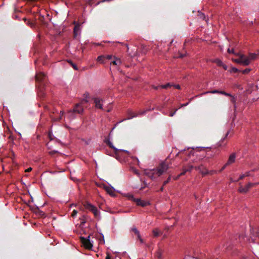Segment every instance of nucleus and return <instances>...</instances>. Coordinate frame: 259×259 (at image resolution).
<instances>
[{
	"mask_svg": "<svg viewBox=\"0 0 259 259\" xmlns=\"http://www.w3.org/2000/svg\"><path fill=\"white\" fill-rule=\"evenodd\" d=\"M168 168V166L165 163H161L160 166L156 169L148 170L145 171V174L151 179H155L159 177L164 172L166 171Z\"/></svg>",
	"mask_w": 259,
	"mask_h": 259,
	"instance_id": "nucleus-1",
	"label": "nucleus"
},
{
	"mask_svg": "<svg viewBox=\"0 0 259 259\" xmlns=\"http://www.w3.org/2000/svg\"><path fill=\"white\" fill-rule=\"evenodd\" d=\"M110 147L113 148L114 150L115 154L116 155V158L119 160L130 156V152L127 150H124L121 149H118L115 148L111 142H109Z\"/></svg>",
	"mask_w": 259,
	"mask_h": 259,
	"instance_id": "nucleus-2",
	"label": "nucleus"
},
{
	"mask_svg": "<svg viewBox=\"0 0 259 259\" xmlns=\"http://www.w3.org/2000/svg\"><path fill=\"white\" fill-rule=\"evenodd\" d=\"M83 109L82 106L80 104H77L75 105L72 110H70L66 114V117L69 119H71L74 118V113H76L81 114L83 112Z\"/></svg>",
	"mask_w": 259,
	"mask_h": 259,
	"instance_id": "nucleus-3",
	"label": "nucleus"
},
{
	"mask_svg": "<svg viewBox=\"0 0 259 259\" xmlns=\"http://www.w3.org/2000/svg\"><path fill=\"white\" fill-rule=\"evenodd\" d=\"M258 57V53H250L246 56L244 55V66L250 64L253 61L257 59Z\"/></svg>",
	"mask_w": 259,
	"mask_h": 259,
	"instance_id": "nucleus-4",
	"label": "nucleus"
},
{
	"mask_svg": "<svg viewBox=\"0 0 259 259\" xmlns=\"http://www.w3.org/2000/svg\"><path fill=\"white\" fill-rule=\"evenodd\" d=\"M90 236H89L87 238H84L83 237H80V241L82 244L85 248L88 249H91L93 247V244L90 240Z\"/></svg>",
	"mask_w": 259,
	"mask_h": 259,
	"instance_id": "nucleus-5",
	"label": "nucleus"
},
{
	"mask_svg": "<svg viewBox=\"0 0 259 259\" xmlns=\"http://www.w3.org/2000/svg\"><path fill=\"white\" fill-rule=\"evenodd\" d=\"M129 198L130 199H131L132 200H133L134 202H135L138 205H139V206H141L142 207H144V206H147L150 204V203L149 201L144 200H141L139 198H134L133 196L131 195L129 196Z\"/></svg>",
	"mask_w": 259,
	"mask_h": 259,
	"instance_id": "nucleus-6",
	"label": "nucleus"
},
{
	"mask_svg": "<svg viewBox=\"0 0 259 259\" xmlns=\"http://www.w3.org/2000/svg\"><path fill=\"white\" fill-rule=\"evenodd\" d=\"M85 207L91 211L95 215L96 217H99V211L98 210L97 208L91 203H87L85 205Z\"/></svg>",
	"mask_w": 259,
	"mask_h": 259,
	"instance_id": "nucleus-7",
	"label": "nucleus"
},
{
	"mask_svg": "<svg viewBox=\"0 0 259 259\" xmlns=\"http://www.w3.org/2000/svg\"><path fill=\"white\" fill-rule=\"evenodd\" d=\"M235 153H232L228 158V161L227 162L224 164V165L223 166V167L221 169V170H223L227 166L231 164L232 163H234L235 160Z\"/></svg>",
	"mask_w": 259,
	"mask_h": 259,
	"instance_id": "nucleus-8",
	"label": "nucleus"
},
{
	"mask_svg": "<svg viewBox=\"0 0 259 259\" xmlns=\"http://www.w3.org/2000/svg\"><path fill=\"white\" fill-rule=\"evenodd\" d=\"M94 103L95 104V107L96 108L103 109V100L99 98H94Z\"/></svg>",
	"mask_w": 259,
	"mask_h": 259,
	"instance_id": "nucleus-9",
	"label": "nucleus"
},
{
	"mask_svg": "<svg viewBox=\"0 0 259 259\" xmlns=\"http://www.w3.org/2000/svg\"><path fill=\"white\" fill-rule=\"evenodd\" d=\"M256 90V86L253 83H248L245 90L246 94H249L251 93L253 91Z\"/></svg>",
	"mask_w": 259,
	"mask_h": 259,
	"instance_id": "nucleus-10",
	"label": "nucleus"
},
{
	"mask_svg": "<svg viewBox=\"0 0 259 259\" xmlns=\"http://www.w3.org/2000/svg\"><path fill=\"white\" fill-rule=\"evenodd\" d=\"M211 62L216 63L218 66L222 67L226 70L228 68L227 66L224 64L223 62L219 59H215L212 60Z\"/></svg>",
	"mask_w": 259,
	"mask_h": 259,
	"instance_id": "nucleus-11",
	"label": "nucleus"
},
{
	"mask_svg": "<svg viewBox=\"0 0 259 259\" xmlns=\"http://www.w3.org/2000/svg\"><path fill=\"white\" fill-rule=\"evenodd\" d=\"M132 231L136 235L137 237V239L140 241L141 244L144 243V241L143 239L141 238L139 231L137 230V229L135 227H133L132 228Z\"/></svg>",
	"mask_w": 259,
	"mask_h": 259,
	"instance_id": "nucleus-12",
	"label": "nucleus"
},
{
	"mask_svg": "<svg viewBox=\"0 0 259 259\" xmlns=\"http://www.w3.org/2000/svg\"><path fill=\"white\" fill-rule=\"evenodd\" d=\"M195 168L196 169L199 170L200 171V172L203 175H207V174H208L209 173L208 172V170L205 167H204L202 165H201V166H198V167H196Z\"/></svg>",
	"mask_w": 259,
	"mask_h": 259,
	"instance_id": "nucleus-13",
	"label": "nucleus"
},
{
	"mask_svg": "<svg viewBox=\"0 0 259 259\" xmlns=\"http://www.w3.org/2000/svg\"><path fill=\"white\" fill-rule=\"evenodd\" d=\"M110 64L115 66H119L121 64V61L120 59L113 57V60L112 61Z\"/></svg>",
	"mask_w": 259,
	"mask_h": 259,
	"instance_id": "nucleus-14",
	"label": "nucleus"
},
{
	"mask_svg": "<svg viewBox=\"0 0 259 259\" xmlns=\"http://www.w3.org/2000/svg\"><path fill=\"white\" fill-rule=\"evenodd\" d=\"M74 35L75 37H76L78 34H80V28L79 27V25L78 24H77L75 25L74 28Z\"/></svg>",
	"mask_w": 259,
	"mask_h": 259,
	"instance_id": "nucleus-15",
	"label": "nucleus"
},
{
	"mask_svg": "<svg viewBox=\"0 0 259 259\" xmlns=\"http://www.w3.org/2000/svg\"><path fill=\"white\" fill-rule=\"evenodd\" d=\"M105 189L106 191V192L109 194L111 196H114L115 195V192L113 188L109 187H105Z\"/></svg>",
	"mask_w": 259,
	"mask_h": 259,
	"instance_id": "nucleus-16",
	"label": "nucleus"
},
{
	"mask_svg": "<svg viewBox=\"0 0 259 259\" xmlns=\"http://www.w3.org/2000/svg\"><path fill=\"white\" fill-rule=\"evenodd\" d=\"M258 184V183H248L247 186L245 187V188H244V192L245 191H248V190L251 187H253V186H254Z\"/></svg>",
	"mask_w": 259,
	"mask_h": 259,
	"instance_id": "nucleus-17",
	"label": "nucleus"
},
{
	"mask_svg": "<svg viewBox=\"0 0 259 259\" xmlns=\"http://www.w3.org/2000/svg\"><path fill=\"white\" fill-rule=\"evenodd\" d=\"M192 168H193V166H190V169H187L186 167H183V172L180 174V176H183L186 174V172H187L188 171H191Z\"/></svg>",
	"mask_w": 259,
	"mask_h": 259,
	"instance_id": "nucleus-18",
	"label": "nucleus"
},
{
	"mask_svg": "<svg viewBox=\"0 0 259 259\" xmlns=\"http://www.w3.org/2000/svg\"><path fill=\"white\" fill-rule=\"evenodd\" d=\"M97 60L100 62L101 63L104 64L105 63V56H100L98 57Z\"/></svg>",
	"mask_w": 259,
	"mask_h": 259,
	"instance_id": "nucleus-19",
	"label": "nucleus"
},
{
	"mask_svg": "<svg viewBox=\"0 0 259 259\" xmlns=\"http://www.w3.org/2000/svg\"><path fill=\"white\" fill-rule=\"evenodd\" d=\"M152 233L154 237H157L159 234H161V232L157 228L153 229Z\"/></svg>",
	"mask_w": 259,
	"mask_h": 259,
	"instance_id": "nucleus-20",
	"label": "nucleus"
},
{
	"mask_svg": "<svg viewBox=\"0 0 259 259\" xmlns=\"http://www.w3.org/2000/svg\"><path fill=\"white\" fill-rule=\"evenodd\" d=\"M232 60L237 63H241L242 62V56H239L238 58H232Z\"/></svg>",
	"mask_w": 259,
	"mask_h": 259,
	"instance_id": "nucleus-21",
	"label": "nucleus"
},
{
	"mask_svg": "<svg viewBox=\"0 0 259 259\" xmlns=\"http://www.w3.org/2000/svg\"><path fill=\"white\" fill-rule=\"evenodd\" d=\"M171 86V85L170 83H168L165 85H161L159 86V87L161 88H163V89H166L168 87H169Z\"/></svg>",
	"mask_w": 259,
	"mask_h": 259,
	"instance_id": "nucleus-22",
	"label": "nucleus"
},
{
	"mask_svg": "<svg viewBox=\"0 0 259 259\" xmlns=\"http://www.w3.org/2000/svg\"><path fill=\"white\" fill-rule=\"evenodd\" d=\"M220 91H219L218 90H213V91H210V92H205L203 94H208V93H211V94L219 93L220 94Z\"/></svg>",
	"mask_w": 259,
	"mask_h": 259,
	"instance_id": "nucleus-23",
	"label": "nucleus"
},
{
	"mask_svg": "<svg viewBox=\"0 0 259 259\" xmlns=\"http://www.w3.org/2000/svg\"><path fill=\"white\" fill-rule=\"evenodd\" d=\"M251 70V68H244V74L248 73Z\"/></svg>",
	"mask_w": 259,
	"mask_h": 259,
	"instance_id": "nucleus-24",
	"label": "nucleus"
},
{
	"mask_svg": "<svg viewBox=\"0 0 259 259\" xmlns=\"http://www.w3.org/2000/svg\"><path fill=\"white\" fill-rule=\"evenodd\" d=\"M228 52L229 53V54H231V53H232V54H237L235 52L234 50L233 49H228Z\"/></svg>",
	"mask_w": 259,
	"mask_h": 259,
	"instance_id": "nucleus-25",
	"label": "nucleus"
},
{
	"mask_svg": "<svg viewBox=\"0 0 259 259\" xmlns=\"http://www.w3.org/2000/svg\"><path fill=\"white\" fill-rule=\"evenodd\" d=\"M77 210L74 209L73 210L72 212L71 213V215L72 217H75L76 216V215L77 214Z\"/></svg>",
	"mask_w": 259,
	"mask_h": 259,
	"instance_id": "nucleus-26",
	"label": "nucleus"
},
{
	"mask_svg": "<svg viewBox=\"0 0 259 259\" xmlns=\"http://www.w3.org/2000/svg\"><path fill=\"white\" fill-rule=\"evenodd\" d=\"M238 69L235 67H232L230 70L231 72H237L238 71Z\"/></svg>",
	"mask_w": 259,
	"mask_h": 259,
	"instance_id": "nucleus-27",
	"label": "nucleus"
},
{
	"mask_svg": "<svg viewBox=\"0 0 259 259\" xmlns=\"http://www.w3.org/2000/svg\"><path fill=\"white\" fill-rule=\"evenodd\" d=\"M105 56V59H107V60H111L112 59H113V57L114 56H112V55H107V56Z\"/></svg>",
	"mask_w": 259,
	"mask_h": 259,
	"instance_id": "nucleus-28",
	"label": "nucleus"
},
{
	"mask_svg": "<svg viewBox=\"0 0 259 259\" xmlns=\"http://www.w3.org/2000/svg\"><path fill=\"white\" fill-rule=\"evenodd\" d=\"M70 63V64H71V65L72 66V67L76 70H77L78 69H77V67L76 66V65H75L74 64L72 63L71 61H69V62Z\"/></svg>",
	"mask_w": 259,
	"mask_h": 259,
	"instance_id": "nucleus-29",
	"label": "nucleus"
},
{
	"mask_svg": "<svg viewBox=\"0 0 259 259\" xmlns=\"http://www.w3.org/2000/svg\"><path fill=\"white\" fill-rule=\"evenodd\" d=\"M220 94H223V95H224L225 96H231V95L228 94V93H227L224 91H220Z\"/></svg>",
	"mask_w": 259,
	"mask_h": 259,
	"instance_id": "nucleus-30",
	"label": "nucleus"
},
{
	"mask_svg": "<svg viewBox=\"0 0 259 259\" xmlns=\"http://www.w3.org/2000/svg\"><path fill=\"white\" fill-rule=\"evenodd\" d=\"M170 177H169L167 179V180L166 181H165L164 182H163V185H166V184H167L169 181H170Z\"/></svg>",
	"mask_w": 259,
	"mask_h": 259,
	"instance_id": "nucleus-31",
	"label": "nucleus"
},
{
	"mask_svg": "<svg viewBox=\"0 0 259 259\" xmlns=\"http://www.w3.org/2000/svg\"><path fill=\"white\" fill-rule=\"evenodd\" d=\"M231 101L232 103H234L235 102V98L231 95Z\"/></svg>",
	"mask_w": 259,
	"mask_h": 259,
	"instance_id": "nucleus-32",
	"label": "nucleus"
},
{
	"mask_svg": "<svg viewBox=\"0 0 259 259\" xmlns=\"http://www.w3.org/2000/svg\"><path fill=\"white\" fill-rule=\"evenodd\" d=\"M177 110V109H176L174 112L170 113L169 116H170V117L173 116L175 115V114L176 113Z\"/></svg>",
	"mask_w": 259,
	"mask_h": 259,
	"instance_id": "nucleus-33",
	"label": "nucleus"
},
{
	"mask_svg": "<svg viewBox=\"0 0 259 259\" xmlns=\"http://www.w3.org/2000/svg\"><path fill=\"white\" fill-rule=\"evenodd\" d=\"M70 177H71V179H72V180H73V181H76V180H77V179H76V178H74V177H73L72 176V173H71V174H70Z\"/></svg>",
	"mask_w": 259,
	"mask_h": 259,
	"instance_id": "nucleus-34",
	"label": "nucleus"
},
{
	"mask_svg": "<svg viewBox=\"0 0 259 259\" xmlns=\"http://www.w3.org/2000/svg\"><path fill=\"white\" fill-rule=\"evenodd\" d=\"M36 78L37 80H40L42 79V78L39 77V74L36 75Z\"/></svg>",
	"mask_w": 259,
	"mask_h": 259,
	"instance_id": "nucleus-35",
	"label": "nucleus"
},
{
	"mask_svg": "<svg viewBox=\"0 0 259 259\" xmlns=\"http://www.w3.org/2000/svg\"><path fill=\"white\" fill-rule=\"evenodd\" d=\"M32 170V168L31 167H29L28 168H27V169L25 170V171L26 172H29L30 171Z\"/></svg>",
	"mask_w": 259,
	"mask_h": 259,
	"instance_id": "nucleus-36",
	"label": "nucleus"
},
{
	"mask_svg": "<svg viewBox=\"0 0 259 259\" xmlns=\"http://www.w3.org/2000/svg\"><path fill=\"white\" fill-rule=\"evenodd\" d=\"M174 87L176 88V89H180V85L179 84H177V85H175Z\"/></svg>",
	"mask_w": 259,
	"mask_h": 259,
	"instance_id": "nucleus-37",
	"label": "nucleus"
},
{
	"mask_svg": "<svg viewBox=\"0 0 259 259\" xmlns=\"http://www.w3.org/2000/svg\"><path fill=\"white\" fill-rule=\"evenodd\" d=\"M180 175L179 176H178L177 177H176V178H175L174 179L175 180H178L179 178H180Z\"/></svg>",
	"mask_w": 259,
	"mask_h": 259,
	"instance_id": "nucleus-38",
	"label": "nucleus"
},
{
	"mask_svg": "<svg viewBox=\"0 0 259 259\" xmlns=\"http://www.w3.org/2000/svg\"><path fill=\"white\" fill-rule=\"evenodd\" d=\"M106 259H110V257L109 254L107 255Z\"/></svg>",
	"mask_w": 259,
	"mask_h": 259,
	"instance_id": "nucleus-39",
	"label": "nucleus"
},
{
	"mask_svg": "<svg viewBox=\"0 0 259 259\" xmlns=\"http://www.w3.org/2000/svg\"><path fill=\"white\" fill-rule=\"evenodd\" d=\"M28 25H30L31 26H32V25H33L32 23L31 22H29Z\"/></svg>",
	"mask_w": 259,
	"mask_h": 259,
	"instance_id": "nucleus-40",
	"label": "nucleus"
},
{
	"mask_svg": "<svg viewBox=\"0 0 259 259\" xmlns=\"http://www.w3.org/2000/svg\"><path fill=\"white\" fill-rule=\"evenodd\" d=\"M190 166H192L191 165H189L188 166V167H186L187 169H190Z\"/></svg>",
	"mask_w": 259,
	"mask_h": 259,
	"instance_id": "nucleus-41",
	"label": "nucleus"
},
{
	"mask_svg": "<svg viewBox=\"0 0 259 259\" xmlns=\"http://www.w3.org/2000/svg\"><path fill=\"white\" fill-rule=\"evenodd\" d=\"M163 187H162L161 188V189H160V190H161V191H162V190H163Z\"/></svg>",
	"mask_w": 259,
	"mask_h": 259,
	"instance_id": "nucleus-42",
	"label": "nucleus"
},
{
	"mask_svg": "<svg viewBox=\"0 0 259 259\" xmlns=\"http://www.w3.org/2000/svg\"><path fill=\"white\" fill-rule=\"evenodd\" d=\"M239 191L240 192H242V190H241V189H239Z\"/></svg>",
	"mask_w": 259,
	"mask_h": 259,
	"instance_id": "nucleus-43",
	"label": "nucleus"
},
{
	"mask_svg": "<svg viewBox=\"0 0 259 259\" xmlns=\"http://www.w3.org/2000/svg\"><path fill=\"white\" fill-rule=\"evenodd\" d=\"M84 101L85 102H88V101L87 100H84Z\"/></svg>",
	"mask_w": 259,
	"mask_h": 259,
	"instance_id": "nucleus-44",
	"label": "nucleus"
},
{
	"mask_svg": "<svg viewBox=\"0 0 259 259\" xmlns=\"http://www.w3.org/2000/svg\"><path fill=\"white\" fill-rule=\"evenodd\" d=\"M187 105V104H184V105H182V106H186V105Z\"/></svg>",
	"mask_w": 259,
	"mask_h": 259,
	"instance_id": "nucleus-45",
	"label": "nucleus"
},
{
	"mask_svg": "<svg viewBox=\"0 0 259 259\" xmlns=\"http://www.w3.org/2000/svg\"><path fill=\"white\" fill-rule=\"evenodd\" d=\"M180 57H184V56H183V55H181V56H180Z\"/></svg>",
	"mask_w": 259,
	"mask_h": 259,
	"instance_id": "nucleus-46",
	"label": "nucleus"
},
{
	"mask_svg": "<svg viewBox=\"0 0 259 259\" xmlns=\"http://www.w3.org/2000/svg\"><path fill=\"white\" fill-rule=\"evenodd\" d=\"M246 176H248V174H246Z\"/></svg>",
	"mask_w": 259,
	"mask_h": 259,
	"instance_id": "nucleus-47",
	"label": "nucleus"
},
{
	"mask_svg": "<svg viewBox=\"0 0 259 259\" xmlns=\"http://www.w3.org/2000/svg\"><path fill=\"white\" fill-rule=\"evenodd\" d=\"M258 184H259V183H258Z\"/></svg>",
	"mask_w": 259,
	"mask_h": 259,
	"instance_id": "nucleus-48",
	"label": "nucleus"
}]
</instances>
